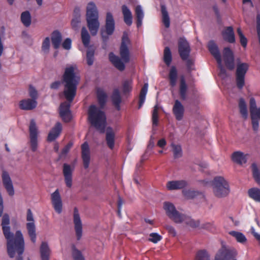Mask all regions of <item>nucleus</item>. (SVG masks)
I'll return each instance as SVG.
<instances>
[{
  "label": "nucleus",
  "mask_w": 260,
  "mask_h": 260,
  "mask_svg": "<svg viewBox=\"0 0 260 260\" xmlns=\"http://www.w3.org/2000/svg\"><path fill=\"white\" fill-rule=\"evenodd\" d=\"M79 79L76 76L73 66L66 68L62 76V82L64 85L63 95L68 102L61 103L59 107V113L62 114L71 112L70 103L74 100L77 92Z\"/></svg>",
  "instance_id": "nucleus-1"
},
{
  "label": "nucleus",
  "mask_w": 260,
  "mask_h": 260,
  "mask_svg": "<svg viewBox=\"0 0 260 260\" xmlns=\"http://www.w3.org/2000/svg\"><path fill=\"white\" fill-rule=\"evenodd\" d=\"M131 43L128 35L124 32L122 38V41L119 49V54L121 58L115 55L114 53L109 54V59L112 64L119 71H123L125 68V63H128L130 60V53L127 45Z\"/></svg>",
  "instance_id": "nucleus-2"
},
{
  "label": "nucleus",
  "mask_w": 260,
  "mask_h": 260,
  "mask_svg": "<svg viewBox=\"0 0 260 260\" xmlns=\"http://www.w3.org/2000/svg\"><path fill=\"white\" fill-rule=\"evenodd\" d=\"M167 215L174 222L180 223L184 222L187 225L192 228L199 226V221H195L190 217L179 212L177 211L174 204L169 202H165L163 206Z\"/></svg>",
  "instance_id": "nucleus-3"
},
{
  "label": "nucleus",
  "mask_w": 260,
  "mask_h": 260,
  "mask_svg": "<svg viewBox=\"0 0 260 260\" xmlns=\"http://www.w3.org/2000/svg\"><path fill=\"white\" fill-rule=\"evenodd\" d=\"M88 120L96 129L104 132L106 124L105 113L94 105H91L88 108Z\"/></svg>",
  "instance_id": "nucleus-4"
},
{
  "label": "nucleus",
  "mask_w": 260,
  "mask_h": 260,
  "mask_svg": "<svg viewBox=\"0 0 260 260\" xmlns=\"http://www.w3.org/2000/svg\"><path fill=\"white\" fill-rule=\"evenodd\" d=\"M10 224V218L7 214H5L2 217V226L4 235L7 240V248L9 253H12L13 244L16 243V240L18 237L24 240L23 235L20 231H17L15 235L11 232Z\"/></svg>",
  "instance_id": "nucleus-5"
},
{
  "label": "nucleus",
  "mask_w": 260,
  "mask_h": 260,
  "mask_svg": "<svg viewBox=\"0 0 260 260\" xmlns=\"http://www.w3.org/2000/svg\"><path fill=\"white\" fill-rule=\"evenodd\" d=\"M86 19L87 27L92 36H95L100 27L99 12L93 2L88 4L86 8Z\"/></svg>",
  "instance_id": "nucleus-6"
},
{
  "label": "nucleus",
  "mask_w": 260,
  "mask_h": 260,
  "mask_svg": "<svg viewBox=\"0 0 260 260\" xmlns=\"http://www.w3.org/2000/svg\"><path fill=\"white\" fill-rule=\"evenodd\" d=\"M213 191L218 198L227 196L230 192V186L228 181L221 176L215 177L212 182Z\"/></svg>",
  "instance_id": "nucleus-7"
},
{
  "label": "nucleus",
  "mask_w": 260,
  "mask_h": 260,
  "mask_svg": "<svg viewBox=\"0 0 260 260\" xmlns=\"http://www.w3.org/2000/svg\"><path fill=\"white\" fill-rule=\"evenodd\" d=\"M248 69L249 65L247 63H239L237 65L236 81L237 86L239 89L243 88L245 85V77Z\"/></svg>",
  "instance_id": "nucleus-8"
},
{
  "label": "nucleus",
  "mask_w": 260,
  "mask_h": 260,
  "mask_svg": "<svg viewBox=\"0 0 260 260\" xmlns=\"http://www.w3.org/2000/svg\"><path fill=\"white\" fill-rule=\"evenodd\" d=\"M115 29V22L112 14L110 12H108L106 15L105 30H101V36L103 40L107 41L108 39V36L112 35Z\"/></svg>",
  "instance_id": "nucleus-9"
},
{
  "label": "nucleus",
  "mask_w": 260,
  "mask_h": 260,
  "mask_svg": "<svg viewBox=\"0 0 260 260\" xmlns=\"http://www.w3.org/2000/svg\"><path fill=\"white\" fill-rule=\"evenodd\" d=\"M178 53L182 60H185L189 56L191 49L189 43L184 38H180L178 42Z\"/></svg>",
  "instance_id": "nucleus-10"
},
{
  "label": "nucleus",
  "mask_w": 260,
  "mask_h": 260,
  "mask_svg": "<svg viewBox=\"0 0 260 260\" xmlns=\"http://www.w3.org/2000/svg\"><path fill=\"white\" fill-rule=\"evenodd\" d=\"M7 253L10 258H14L17 254L16 260H23L22 254L24 250V241L19 237L16 240V243L13 244L12 253H9L7 248Z\"/></svg>",
  "instance_id": "nucleus-11"
},
{
  "label": "nucleus",
  "mask_w": 260,
  "mask_h": 260,
  "mask_svg": "<svg viewBox=\"0 0 260 260\" xmlns=\"http://www.w3.org/2000/svg\"><path fill=\"white\" fill-rule=\"evenodd\" d=\"M73 221L75 225V230L77 240H80L82 236V224L77 207L74 209Z\"/></svg>",
  "instance_id": "nucleus-12"
},
{
  "label": "nucleus",
  "mask_w": 260,
  "mask_h": 260,
  "mask_svg": "<svg viewBox=\"0 0 260 260\" xmlns=\"http://www.w3.org/2000/svg\"><path fill=\"white\" fill-rule=\"evenodd\" d=\"M223 56L226 67L229 70H233L235 68L234 57L233 53L230 48H224Z\"/></svg>",
  "instance_id": "nucleus-13"
},
{
  "label": "nucleus",
  "mask_w": 260,
  "mask_h": 260,
  "mask_svg": "<svg viewBox=\"0 0 260 260\" xmlns=\"http://www.w3.org/2000/svg\"><path fill=\"white\" fill-rule=\"evenodd\" d=\"M51 202L55 211L60 213L62 211V204L58 189H56L51 194Z\"/></svg>",
  "instance_id": "nucleus-14"
},
{
  "label": "nucleus",
  "mask_w": 260,
  "mask_h": 260,
  "mask_svg": "<svg viewBox=\"0 0 260 260\" xmlns=\"http://www.w3.org/2000/svg\"><path fill=\"white\" fill-rule=\"evenodd\" d=\"M81 157L84 168L87 169L89 167L90 156L89 147L87 142H85L81 145Z\"/></svg>",
  "instance_id": "nucleus-15"
},
{
  "label": "nucleus",
  "mask_w": 260,
  "mask_h": 260,
  "mask_svg": "<svg viewBox=\"0 0 260 260\" xmlns=\"http://www.w3.org/2000/svg\"><path fill=\"white\" fill-rule=\"evenodd\" d=\"M2 177L4 186L8 193L11 196H13L14 194V188L12 180L9 174L6 171H4L3 172Z\"/></svg>",
  "instance_id": "nucleus-16"
},
{
  "label": "nucleus",
  "mask_w": 260,
  "mask_h": 260,
  "mask_svg": "<svg viewBox=\"0 0 260 260\" xmlns=\"http://www.w3.org/2000/svg\"><path fill=\"white\" fill-rule=\"evenodd\" d=\"M73 168L70 165L64 164L63 165V174L67 186L71 188L72 185V173Z\"/></svg>",
  "instance_id": "nucleus-17"
},
{
  "label": "nucleus",
  "mask_w": 260,
  "mask_h": 260,
  "mask_svg": "<svg viewBox=\"0 0 260 260\" xmlns=\"http://www.w3.org/2000/svg\"><path fill=\"white\" fill-rule=\"evenodd\" d=\"M188 185L187 182L184 180L170 181L167 183L166 187L169 190L183 189Z\"/></svg>",
  "instance_id": "nucleus-18"
},
{
  "label": "nucleus",
  "mask_w": 260,
  "mask_h": 260,
  "mask_svg": "<svg viewBox=\"0 0 260 260\" xmlns=\"http://www.w3.org/2000/svg\"><path fill=\"white\" fill-rule=\"evenodd\" d=\"M172 111L176 120L180 121L182 119L184 113V108L179 100H175Z\"/></svg>",
  "instance_id": "nucleus-19"
},
{
  "label": "nucleus",
  "mask_w": 260,
  "mask_h": 260,
  "mask_svg": "<svg viewBox=\"0 0 260 260\" xmlns=\"http://www.w3.org/2000/svg\"><path fill=\"white\" fill-rule=\"evenodd\" d=\"M61 130V124L60 122H57L49 132L47 137V141L52 142L55 140L59 136Z\"/></svg>",
  "instance_id": "nucleus-20"
},
{
  "label": "nucleus",
  "mask_w": 260,
  "mask_h": 260,
  "mask_svg": "<svg viewBox=\"0 0 260 260\" xmlns=\"http://www.w3.org/2000/svg\"><path fill=\"white\" fill-rule=\"evenodd\" d=\"M222 35L224 41L233 43L235 42L234 29L232 26L226 27L222 32Z\"/></svg>",
  "instance_id": "nucleus-21"
},
{
  "label": "nucleus",
  "mask_w": 260,
  "mask_h": 260,
  "mask_svg": "<svg viewBox=\"0 0 260 260\" xmlns=\"http://www.w3.org/2000/svg\"><path fill=\"white\" fill-rule=\"evenodd\" d=\"M208 47L209 51L215 58L216 61L220 63V60H221V57L217 45L213 41H211L209 42Z\"/></svg>",
  "instance_id": "nucleus-22"
},
{
  "label": "nucleus",
  "mask_w": 260,
  "mask_h": 260,
  "mask_svg": "<svg viewBox=\"0 0 260 260\" xmlns=\"http://www.w3.org/2000/svg\"><path fill=\"white\" fill-rule=\"evenodd\" d=\"M51 40L53 48L58 49L62 41L61 34L58 30L53 31L51 35Z\"/></svg>",
  "instance_id": "nucleus-23"
},
{
  "label": "nucleus",
  "mask_w": 260,
  "mask_h": 260,
  "mask_svg": "<svg viewBox=\"0 0 260 260\" xmlns=\"http://www.w3.org/2000/svg\"><path fill=\"white\" fill-rule=\"evenodd\" d=\"M40 256L41 260H49L51 250L48 244L46 242H43L40 248Z\"/></svg>",
  "instance_id": "nucleus-24"
},
{
  "label": "nucleus",
  "mask_w": 260,
  "mask_h": 260,
  "mask_svg": "<svg viewBox=\"0 0 260 260\" xmlns=\"http://www.w3.org/2000/svg\"><path fill=\"white\" fill-rule=\"evenodd\" d=\"M106 141L108 147L113 150L115 145V133L110 127H108L107 129Z\"/></svg>",
  "instance_id": "nucleus-25"
},
{
  "label": "nucleus",
  "mask_w": 260,
  "mask_h": 260,
  "mask_svg": "<svg viewBox=\"0 0 260 260\" xmlns=\"http://www.w3.org/2000/svg\"><path fill=\"white\" fill-rule=\"evenodd\" d=\"M187 91V85L186 83L185 77L182 75L180 77L179 94L182 100L186 99V93Z\"/></svg>",
  "instance_id": "nucleus-26"
},
{
  "label": "nucleus",
  "mask_w": 260,
  "mask_h": 260,
  "mask_svg": "<svg viewBox=\"0 0 260 260\" xmlns=\"http://www.w3.org/2000/svg\"><path fill=\"white\" fill-rule=\"evenodd\" d=\"M122 12L123 15L124 21L128 26L132 24V14L129 8L126 5H123L121 7Z\"/></svg>",
  "instance_id": "nucleus-27"
},
{
  "label": "nucleus",
  "mask_w": 260,
  "mask_h": 260,
  "mask_svg": "<svg viewBox=\"0 0 260 260\" xmlns=\"http://www.w3.org/2000/svg\"><path fill=\"white\" fill-rule=\"evenodd\" d=\"M111 99L113 105L115 107L117 110H120V103L121 102V98L119 91L118 89H115L112 93Z\"/></svg>",
  "instance_id": "nucleus-28"
},
{
  "label": "nucleus",
  "mask_w": 260,
  "mask_h": 260,
  "mask_svg": "<svg viewBox=\"0 0 260 260\" xmlns=\"http://www.w3.org/2000/svg\"><path fill=\"white\" fill-rule=\"evenodd\" d=\"M177 77L178 73L176 68L175 66H172L169 73V84L171 87H174L176 86Z\"/></svg>",
  "instance_id": "nucleus-29"
},
{
  "label": "nucleus",
  "mask_w": 260,
  "mask_h": 260,
  "mask_svg": "<svg viewBox=\"0 0 260 260\" xmlns=\"http://www.w3.org/2000/svg\"><path fill=\"white\" fill-rule=\"evenodd\" d=\"M233 160L240 165L246 162V158L244 153L240 151H236L232 154Z\"/></svg>",
  "instance_id": "nucleus-30"
},
{
  "label": "nucleus",
  "mask_w": 260,
  "mask_h": 260,
  "mask_svg": "<svg viewBox=\"0 0 260 260\" xmlns=\"http://www.w3.org/2000/svg\"><path fill=\"white\" fill-rule=\"evenodd\" d=\"M148 85L147 83H145L141 89L139 94V101L138 105V109H140L145 102L146 95L147 92Z\"/></svg>",
  "instance_id": "nucleus-31"
},
{
  "label": "nucleus",
  "mask_w": 260,
  "mask_h": 260,
  "mask_svg": "<svg viewBox=\"0 0 260 260\" xmlns=\"http://www.w3.org/2000/svg\"><path fill=\"white\" fill-rule=\"evenodd\" d=\"M81 39L83 45L85 47H88L90 41V36L85 27H82L81 32Z\"/></svg>",
  "instance_id": "nucleus-32"
},
{
  "label": "nucleus",
  "mask_w": 260,
  "mask_h": 260,
  "mask_svg": "<svg viewBox=\"0 0 260 260\" xmlns=\"http://www.w3.org/2000/svg\"><path fill=\"white\" fill-rule=\"evenodd\" d=\"M26 219L29 221L26 224V228L31 240H32V214L30 209L27 210Z\"/></svg>",
  "instance_id": "nucleus-33"
},
{
  "label": "nucleus",
  "mask_w": 260,
  "mask_h": 260,
  "mask_svg": "<svg viewBox=\"0 0 260 260\" xmlns=\"http://www.w3.org/2000/svg\"><path fill=\"white\" fill-rule=\"evenodd\" d=\"M248 194L255 202H260V189L256 187L251 188L248 190Z\"/></svg>",
  "instance_id": "nucleus-34"
},
{
  "label": "nucleus",
  "mask_w": 260,
  "mask_h": 260,
  "mask_svg": "<svg viewBox=\"0 0 260 260\" xmlns=\"http://www.w3.org/2000/svg\"><path fill=\"white\" fill-rule=\"evenodd\" d=\"M71 249L72 257L73 260H85L82 252L77 249L74 244L72 245Z\"/></svg>",
  "instance_id": "nucleus-35"
},
{
  "label": "nucleus",
  "mask_w": 260,
  "mask_h": 260,
  "mask_svg": "<svg viewBox=\"0 0 260 260\" xmlns=\"http://www.w3.org/2000/svg\"><path fill=\"white\" fill-rule=\"evenodd\" d=\"M135 13L137 18V26L140 27L142 24V20L144 18V13L141 6L138 5L135 8Z\"/></svg>",
  "instance_id": "nucleus-36"
},
{
  "label": "nucleus",
  "mask_w": 260,
  "mask_h": 260,
  "mask_svg": "<svg viewBox=\"0 0 260 260\" xmlns=\"http://www.w3.org/2000/svg\"><path fill=\"white\" fill-rule=\"evenodd\" d=\"M161 12L162 14V22L166 28H169L170 25L169 16L165 5H161Z\"/></svg>",
  "instance_id": "nucleus-37"
},
{
  "label": "nucleus",
  "mask_w": 260,
  "mask_h": 260,
  "mask_svg": "<svg viewBox=\"0 0 260 260\" xmlns=\"http://www.w3.org/2000/svg\"><path fill=\"white\" fill-rule=\"evenodd\" d=\"M97 98L100 105L101 107L104 106L106 103L107 95L102 89H98Z\"/></svg>",
  "instance_id": "nucleus-38"
},
{
  "label": "nucleus",
  "mask_w": 260,
  "mask_h": 260,
  "mask_svg": "<svg viewBox=\"0 0 260 260\" xmlns=\"http://www.w3.org/2000/svg\"><path fill=\"white\" fill-rule=\"evenodd\" d=\"M239 107L240 113L244 119H247L248 117V111L247 106L244 100L242 98L240 99L239 102Z\"/></svg>",
  "instance_id": "nucleus-39"
},
{
  "label": "nucleus",
  "mask_w": 260,
  "mask_h": 260,
  "mask_svg": "<svg viewBox=\"0 0 260 260\" xmlns=\"http://www.w3.org/2000/svg\"><path fill=\"white\" fill-rule=\"evenodd\" d=\"M21 20L25 26H29L31 24V16L30 13L27 11L22 12L21 15Z\"/></svg>",
  "instance_id": "nucleus-40"
},
{
  "label": "nucleus",
  "mask_w": 260,
  "mask_h": 260,
  "mask_svg": "<svg viewBox=\"0 0 260 260\" xmlns=\"http://www.w3.org/2000/svg\"><path fill=\"white\" fill-rule=\"evenodd\" d=\"M19 107L24 110H29L32 109V100L26 99L21 100L19 103Z\"/></svg>",
  "instance_id": "nucleus-41"
},
{
  "label": "nucleus",
  "mask_w": 260,
  "mask_h": 260,
  "mask_svg": "<svg viewBox=\"0 0 260 260\" xmlns=\"http://www.w3.org/2000/svg\"><path fill=\"white\" fill-rule=\"evenodd\" d=\"M229 234L232 236L233 237H235L237 241L239 243H243L245 242L247 240L246 237L243 233L241 232L233 231L230 232Z\"/></svg>",
  "instance_id": "nucleus-42"
},
{
  "label": "nucleus",
  "mask_w": 260,
  "mask_h": 260,
  "mask_svg": "<svg viewBox=\"0 0 260 260\" xmlns=\"http://www.w3.org/2000/svg\"><path fill=\"white\" fill-rule=\"evenodd\" d=\"M171 146L172 148L174 157L178 158L182 155V150L180 145L172 143Z\"/></svg>",
  "instance_id": "nucleus-43"
},
{
  "label": "nucleus",
  "mask_w": 260,
  "mask_h": 260,
  "mask_svg": "<svg viewBox=\"0 0 260 260\" xmlns=\"http://www.w3.org/2000/svg\"><path fill=\"white\" fill-rule=\"evenodd\" d=\"M172 56L170 49L166 47L164 52V61L167 66H169L172 61Z\"/></svg>",
  "instance_id": "nucleus-44"
},
{
  "label": "nucleus",
  "mask_w": 260,
  "mask_h": 260,
  "mask_svg": "<svg viewBox=\"0 0 260 260\" xmlns=\"http://www.w3.org/2000/svg\"><path fill=\"white\" fill-rule=\"evenodd\" d=\"M133 81L132 79L125 80L122 83V92L124 94L130 92L132 89Z\"/></svg>",
  "instance_id": "nucleus-45"
},
{
  "label": "nucleus",
  "mask_w": 260,
  "mask_h": 260,
  "mask_svg": "<svg viewBox=\"0 0 260 260\" xmlns=\"http://www.w3.org/2000/svg\"><path fill=\"white\" fill-rule=\"evenodd\" d=\"M152 122L153 126H157L158 124V107L155 105L152 111Z\"/></svg>",
  "instance_id": "nucleus-46"
},
{
  "label": "nucleus",
  "mask_w": 260,
  "mask_h": 260,
  "mask_svg": "<svg viewBox=\"0 0 260 260\" xmlns=\"http://www.w3.org/2000/svg\"><path fill=\"white\" fill-rule=\"evenodd\" d=\"M251 168L253 178L258 184H260V172L257 165L254 163L252 164Z\"/></svg>",
  "instance_id": "nucleus-47"
},
{
  "label": "nucleus",
  "mask_w": 260,
  "mask_h": 260,
  "mask_svg": "<svg viewBox=\"0 0 260 260\" xmlns=\"http://www.w3.org/2000/svg\"><path fill=\"white\" fill-rule=\"evenodd\" d=\"M195 260H210V256L206 250H201L198 252Z\"/></svg>",
  "instance_id": "nucleus-48"
},
{
  "label": "nucleus",
  "mask_w": 260,
  "mask_h": 260,
  "mask_svg": "<svg viewBox=\"0 0 260 260\" xmlns=\"http://www.w3.org/2000/svg\"><path fill=\"white\" fill-rule=\"evenodd\" d=\"M182 194L186 199H192L197 196L199 192L190 189H184L182 190Z\"/></svg>",
  "instance_id": "nucleus-49"
},
{
  "label": "nucleus",
  "mask_w": 260,
  "mask_h": 260,
  "mask_svg": "<svg viewBox=\"0 0 260 260\" xmlns=\"http://www.w3.org/2000/svg\"><path fill=\"white\" fill-rule=\"evenodd\" d=\"M94 50L89 49L86 52V61L88 66L93 64L94 59Z\"/></svg>",
  "instance_id": "nucleus-50"
},
{
  "label": "nucleus",
  "mask_w": 260,
  "mask_h": 260,
  "mask_svg": "<svg viewBox=\"0 0 260 260\" xmlns=\"http://www.w3.org/2000/svg\"><path fill=\"white\" fill-rule=\"evenodd\" d=\"M237 31V34L240 38V43H241V45L244 48H245L247 44V40L246 38L244 36V35L242 33V31L240 28H238Z\"/></svg>",
  "instance_id": "nucleus-51"
},
{
  "label": "nucleus",
  "mask_w": 260,
  "mask_h": 260,
  "mask_svg": "<svg viewBox=\"0 0 260 260\" xmlns=\"http://www.w3.org/2000/svg\"><path fill=\"white\" fill-rule=\"evenodd\" d=\"M50 48V38L49 37H46L43 41L42 46V51L45 53H47L49 52Z\"/></svg>",
  "instance_id": "nucleus-52"
},
{
  "label": "nucleus",
  "mask_w": 260,
  "mask_h": 260,
  "mask_svg": "<svg viewBox=\"0 0 260 260\" xmlns=\"http://www.w3.org/2000/svg\"><path fill=\"white\" fill-rule=\"evenodd\" d=\"M149 237L150 238L149 239V240L154 243H157L162 239V237L156 233H152L150 234Z\"/></svg>",
  "instance_id": "nucleus-53"
},
{
  "label": "nucleus",
  "mask_w": 260,
  "mask_h": 260,
  "mask_svg": "<svg viewBox=\"0 0 260 260\" xmlns=\"http://www.w3.org/2000/svg\"><path fill=\"white\" fill-rule=\"evenodd\" d=\"M73 145V143L72 142H69L62 149L60 154V157H61L62 156L66 155L69 152Z\"/></svg>",
  "instance_id": "nucleus-54"
},
{
  "label": "nucleus",
  "mask_w": 260,
  "mask_h": 260,
  "mask_svg": "<svg viewBox=\"0 0 260 260\" xmlns=\"http://www.w3.org/2000/svg\"><path fill=\"white\" fill-rule=\"evenodd\" d=\"M80 22V17L78 16L74 17L72 21L71 25L75 30H76L78 27L79 23Z\"/></svg>",
  "instance_id": "nucleus-55"
},
{
  "label": "nucleus",
  "mask_w": 260,
  "mask_h": 260,
  "mask_svg": "<svg viewBox=\"0 0 260 260\" xmlns=\"http://www.w3.org/2000/svg\"><path fill=\"white\" fill-rule=\"evenodd\" d=\"M37 136L38 130L34 123V152L36 150L37 147Z\"/></svg>",
  "instance_id": "nucleus-56"
},
{
  "label": "nucleus",
  "mask_w": 260,
  "mask_h": 260,
  "mask_svg": "<svg viewBox=\"0 0 260 260\" xmlns=\"http://www.w3.org/2000/svg\"><path fill=\"white\" fill-rule=\"evenodd\" d=\"M72 40L70 38L66 39L62 43V47L66 50H69L71 48Z\"/></svg>",
  "instance_id": "nucleus-57"
},
{
  "label": "nucleus",
  "mask_w": 260,
  "mask_h": 260,
  "mask_svg": "<svg viewBox=\"0 0 260 260\" xmlns=\"http://www.w3.org/2000/svg\"><path fill=\"white\" fill-rule=\"evenodd\" d=\"M60 117H61L62 120L65 122H69L71 121L72 117L71 112H69L68 113H66L65 114H62V113H59Z\"/></svg>",
  "instance_id": "nucleus-58"
},
{
  "label": "nucleus",
  "mask_w": 260,
  "mask_h": 260,
  "mask_svg": "<svg viewBox=\"0 0 260 260\" xmlns=\"http://www.w3.org/2000/svg\"><path fill=\"white\" fill-rule=\"evenodd\" d=\"M218 64V68L219 69V74L222 76H226V72L222 64V60H220V63L219 62H217Z\"/></svg>",
  "instance_id": "nucleus-59"
},
{
  "label": "nucleus",
  "mask_w": 260,
  "mask_h": 260,
  "mask_svg": "<svg viewBox=\"0 0 260 260\" xmlns=\"http://www.w3.org/2000/svg\"><path fill=\"white\" fill-rule=\"evenodd\" d=\"M166 229L167 230L168 233L173 237H175L176 236V230L173 226L171 225H167L166 226Z\"/></svg>",
  "instance_id": "nucleus-60"
},
{
  "label": "nucleus",
  "mask_w": 260,
  "mask_h": 260,
  "mask_svg": "<svg viewBox=\"0 0 260 260\" xmlns=\"http://www.w3.org/2000/svg\"><path fill=\"white\" fill-rule=\"evenodd\" d=\"M202 228L203 229H206L211 231H213L215 229L213 224L210 222L203 224L202 225Z\"/></svg>",
  "instance_id": "nucleus-61"
},
{
  "label": "nucleus",
  "mask_w": 260,
  "mask_h": 260,
  "mask_svg": "<svg viewBox=\"0 0 260 260\" xmlns=\"http://www.w3.org/2000/svg\"><path fill=\"white\" fill-rule=\"evenodd\" d=\"M29 139H30V144L32 146V120L30 121L29 124Z\"/></svg>",
  "instance_id": "nucleus-62"
},
{
  "label": "nucleus",
  "mask_w": 260,
  "mask_h": 260,
  "mask_svg": "<svg viewBox=\"0 0 260 260\" xmlns=\"http://www.w3.org/2000/svg\"><path fill=\"white\" fill-rule=\"evenodd\" d=\"M213 10L215 13V14L217 17V18L218 19H220V13H219V9H218V8L217 7V5H214L213 6Z\"/></svg>",
  "instance_id": "nucleus-63"
},
{
  "label": "nucleus",
  "mask_w": 260,
  "mask_h": 260,
  "mask_svg": "<svg viewBox=\"0 0 260 260\" xmlns=\"http://www.w3.org/2000/svg\"><path fill=\"white\" fill-rule=\"evenodd\" d=\"M185 61H186V64L188 70L190 71L191 68L193 64V61L191 59H189V57Z\"/></svg>",
  "instance_id": "nucleus-64"
}]
</instances>
